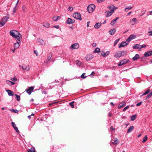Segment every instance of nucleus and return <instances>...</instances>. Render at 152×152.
Masks as SVG:
<instances>
[{
  "label": "nucleus",
  "mask_w": 152,
  "mask_h": 152,
  "mask_svg": "<svg viewBox=\"0 0 152 152\" xmlns=\"http://www.w3.org/2000/svg\"><path fill=\"white\" fill-rule=\"evenodd\" d=\"M152 96V91L148 95H147L146 98H149Z\"/></svg>",
  "instance_id": "nucleus-46"
},
{
  "label": "nucleus",
  "mask_w": 152,
  "mask_h": 152,
  "mask_svg": "<svg viewBox=\"0 0 152 152\" xmlns=\"http://www.w3.org/2000/svg\"><path fill=\"white\" fill-rule=\"evenodd\" d=\"M9 18V15H7L4 17L2 19L1 21L0 22V27H2L7 21L8 19Z\"/></svg>",
  "instance_id": "nucleus-2"
},
{
  "label": "nucleus",
  "mask_w": 152,
  "mask_h": 152,
  "mask_svg": "<svg viewBox=\"0 0 152 152\" xmlns=\"http://www.w3.org/2000/svg\"><path fill=\"white\" fill-rule=\"evenodd\" d=\"M20 67H21L23 70L28 71L30 70V67L29 66H26L25 64H23L22 66L20 65Z\"/></svg>",
  "instance_id": "nucleus-6"
},
{
  "label": "nucleus",
  "mask_w": 152,
  "mask_h": 152,
  "mask_svg": "<svg viewBox=\"0 0 152 152\" xmlns=\"http://www.w3.org/2000/svg\"><path fill=\"white\" fill-rule=\"evenodd\" d=\"M129 107V106H127L126 107H125L124 108V109L123 110V111H126V110L128 109Z\"/></svg>",
  "instance_id": "nucleus-50"
},
{
  "label": "nucleus",
  "mask_w": 152,
  "mask_h": 152,
  "mask_svg": "<svg viewBox=\"0 0 152 152\" xmlns=\"http://www.w3.org/2000/svg\"><path fill=\"white\" fill-rule=\"evenodd\" d=\"M110 54L109 51H107L106 52H102L101 53V55L103 57H104Z\"/></svg>",
  "instance_id": "nucleus-24"
},
{
  "label": "nucleus",
  "mask_w": 152,
  "mask_h": 152,
  "mask_svg": "<svg viewBox=\"0 0 152 152\" xmlns=\"http://www.w3.org/2000/svg\"><path fill=\"white\" fill-rule=\"evenodd\" d=\"M75 22V20H72L70 18H68L66 23L68 24H73Z\"/></svg>",
  "instance_id": "nucleus-11"
},
{
  "label": "nucleus",
  "mask_w": 152,
  "mask_h": 152,
  "mask_svg": "<svg viewBox=\"0 0 152 152\" xmlns=\"http://www.w3.org/2000/svg\"><path fill=\"white\" fill-rule=\"evenodd\" d=\"M6 83L7 84L10 86H12V85H14L15 84V82H12L9 80H7L6 81Z\"/></svg>",
  "instance_id": "nucleus-20"
},
{
  "label": "nucleus",
  "mask_w": 152,
  "mask_h": 152,
  "mask_svg": "<svg viewBox=\"0 0 152 152\" xmlns=\"http://www.w3.org/2000/svg\"><path fill=\"white\" fill-rule=\"evenodd\" d=\"M15 49H15V48H14V49H11V50L12 51L13 53H14L15 52Z\"/></svg>",
  "instance_id": "nucleus-63"
},
{
  "label": "nucleus",
  "mask_w": 152,
  "mask_h": 152,
  "mask_svg": "<svg viewBox=\"0 0 152 152\" xmlns=\"http://www.w3.org/2000/svg\"><path fill=\"white\" fill-rule=\"evenodd\" d=\"M136 38V36L134 34H131L126 39V42H129L131 40L135 39Z\"/></svg>",
  "instance_id": "nucleus-9"
},
{
  "label": "nucleus",
  "mask_w": 152,
  "mask_h": 152,
  "mask_svg": "<svg viewBox=\"0 0 152 152\" xmlns=\"http://www.w3.org/2000/svg\"><path fill=\"white\" fill-rule=\"evenodd\" d=\"M15 95L16 96V99L18 101H19L20 100V96L17 95V94H15Z\"/></svg>",
  "instance_id": "nucleus-39"
},
{
  "label": "nucleus",
  "mask_w": 152,
  "mask_h": 152,
  "mask_svg": "<svg viewBox=\"0 0 152 152\" xmlns=\"http://www.w3.org/2000/svg\"><path fill=\"white\" fill-rule=\"evenodd\" d=\"M93 58V56L92 54H88L86 57V59L87 61H88L91 60Z\"/></svg>",
  "instance_id": "nucleus-14"
},
{
  "label": "nucleus",
  "mask_w": 152,
  "mask_h": 152,
  "mask_svg": "<svg viewBox=\"0 0 152 152\" xmlns=\"http://www.w3.org/2000/svg\"><path fill=\"white\" fill-rule=\"evenodd\" d=\"M12 111L14 113H17L18 112V111L16 109H13L12 110Z\"/></svg>",
  "instance_id": "nucleus-51"
},
{
  "label": "nucleus",
  "mask_w": 152,
  "mask_h": 152,
  "mask_svg": "<svg viewBox=\"0 0 152 152\" xmlns=\"http://www.w3.org/2000/svg\"><path fill=\"white\" fill-rule=\"evenodd\" d=\"M73 9V8L71 7H69L68 8V10L69 11H71Z\"/></svg>",
  "instance_id": "nucleus-56"
},
{
  "label": "nucleus",
  "mask_w": 152,
  "mask_h": 152,
  "mask_svg": "<svg viewBox=\"0 0 152 152\" xmlns=\"http://www.w3.org/2000/svg\"><path fill=\"white\" fill-rule=\"evenodd\" d=\"M12 125L14 129H15V128L17 127L15 124L13 122H12Z\"/></svg>",
  "instance_id": "nucleus-44"
},
{
  "label": "nucleus",
  "mask_w": 152,
  "mask_h": 152,
  "mask_svg": "<svg viewBox=\"0 0 152 152\" xmlns=\"http://www.w3.org/2000/svg\"><path fill=\"white\" fill-rule=\"evenodd\" d=\"M142 103V102H140L139 103L137 104H136V105L137 106H140V105H141V104Z\"/></svg>",
  "instance_id": "nucleus-53"
},
{
  "label": "nucleus",
  "mask_w": 152,
  "mask_h": 152,
  "mask_svg": "<svg viewBox=\"0 0 152 152\" xmlns=\"http://www.w3.org/2000/svg\"><path fill=\"white\" fill-rule=\"evenodd\" d=\"M15 7H15L13 9V11H12V13L13 14L15 13L16 12V7Z\"/></svg>",
  "instance_id": "nucleus-49"
},
{
  "label": "nucleus",
  "mask_w": 152,
  "mask_h": 152,
  "mask_svg": "<svg viewBox=\"0 0 152 152\" xmlns=\"http://www.w3.org/2000/svg\"><path fill=\"white\" fill-rule=\"evenodd\" d=\"M119 39H116L115 42L114 43V46H115L118 43L119 41Z\"/></svg>",
  "instance_id": "nucleus-48"
},
{
  "label": "nucleus",
  "mask_w": 152,
  "mask_h": 152,
  "mask_svg": "<svg viewBox=\"0 0 152 152\" xmlns=\"http://www.w3.org/2000/svg\"><path fill=\"white\" fill-rule=\"evenodd\" d=\"M118 139L117 138H116L114 139V141L112 142V143L114 145H116L118 142Z\"/></svg>",
  "instance_id": "nucleus-31"
},
{
  "label": "nucleus",
  "mask_w": 152,
  "mask_h": 152,
  "mask_svg": "<svg viewBox=\"0 0 152 152\" xmlns=\"http://www.w3.org/2000/svg\"><path fill=\"white\" fill-rule=\"evenodd\" d=\"M146 47V46L145 44L142 45H141V48H145Z\"/></svg>",
  "instance_id": "nucleus-57"
},
{
  "label": "nucleus",
  "mask_w": 152,
  "mask_h": 152,
  "mask_svg": "<svg viewBox=\"0 0 152 152\" xmlns=\"http://www.w3.org/2000/svg\"><path fill=\"white\" fill-rule=\"evenodd\" d=\"M6 91L7 92L8 95L9 96H13L14 93L11 90H6Z\"/></svg>",
  "instance_id": "nucleus-21"
},
{
  "label": "nucleus",
  "mask_w": 152,
  "mask_h": 152,
  "mask_svg": "<svg viewBox=\"0 0 152 152\" xmlns=\"http://www.w3.org/2000/svg\"><path fill=\"white\" fill-rule=\"evenodd\" d=\"M152 55V51H149L145 52L144 54V56L147 57Z\"/></svg>",
  "instance_id": "nucleus-18"
},
{
  "label": "nucleus",
  "mask_w": 152,
  "mask_h": 152,
  "mask_svg": "<svg viewBox=\"0 0 152 152\" xmlns=\"http://www.w3.org/2000/svg\"><path fill=\"white\" fill-rule=\"evenodd\" d=\"M95 5L93 4L89 5L87 7L88 12L89 13L92 12L95 10Z\"/></svg>",
  "instance_id": "nucleus-3"
},
{
  "label": "nucleus",
  "mask_w": 152,
  "mask_h": 152,
  "mask_svg": "<svg viewBox=\"0 0 152 152\" xmlns=\"http://www.w3.org/2000/svg\"><path fill=\"white\" fill-rule=\"evenodd\" d=\"M69 105L72 108H74V102H73L69 103Z\"/></svg>",
  "instance_id": "nucleus-45"
},
{
  "label": "nucleus",
  "mask_w": 152,
  "mask_h": 152,
  "mask_svg": "<svg viewBox=\"0 0 152 152\" xmlns=\"http://www.w3.org/2000/svg\"><path fill=\"white\" fill-rule=\"evenodd\" d=\"M115 31L116 29L115 28H113L110 30L109 32L110 35H113L115 34Z\"/></svg>",
  "instance_id": "nucleus-17"
},
{
  "label": "nucleus",
  "mask_w": 152,
  "mask_h": 152,
  "mask_svg": "<svg viewBox=\"0 0 152 152\" xmlns=\"http://www.w3.org/2000/svg\"><path fill=\"white\" fill-rule=\"evenodd\" d=\"M134 127L133 126H130L129 128V129L127 130V133H129L133 129Z\"/></svg>",
  "instance_id": "nucleus-28"
},
{
  "label": "nucleus",
  "mask_w": 152,
  "mask_h": 152,
  "mask_svg": "<svg viewBox=\"0 0 152 152\" xmlns=\"http://www.w3.org/2000/svg\"><path fill=\"white\" fill-rule=\"evenodd\" d=\"M124 64H126V63H127L129 61V60L126 59H124L123 60H122Z\"/></svg>",
  "instance_id": "nucleus-47"
},
{
  "label": "nucleus",
  "mask_w": 152,
  "mask_h": 152,
  "mask_svg": "<svg viewBox=\"0 0 152 152\" xmlns=\"http://www.w3.org/2000/svg\"><path fill=\"white\" fill-rule=\"evenodd\" d=\"M86 74V73H83L81 76V77L83 79H84L85 78L86 76H85V75Z\"/></svg>",
  "instance_id": "nucleus-43"
},
{
  "label": "nucleus",
  "mask_w": 152,
  "mask_h": 152,
  "mask_svg": "<svg viewBox=\"0 0 152 152\" xmlns=\"http://www.w3.org/2000/svg\"><path fill=\"white\" fill-rule=\"evenodd\" d=\"M147 139L148 137L146 135L145 136L142 142L143 143L145 142L147 140Z\"/></svg>",
  "instance_id": "nucleus-41"
},
{
  "label": "nucleus",
  "mask_w": 152,
  "mask_h": 152,
  "mask_svg": "<svg viewBox=\"0 0 152 152\" xmlns=\"http://www.w3.org/2000/svg\"><path fill=\"white\" fill-rule=\"evenodd\" d=\"M37 40L38 42H39L41 45H45L44 42L42 39L39 38L37 39Z\"/></svg>",
  "instance_id": "nucleus-23"
},
{
  "label": "nucleus",
  "mask_w": 152,
  "mask_h": 152,
  "mask_svg": "<svg viewBox=\"0 0 152 152\" xmlns=\"http://www.w3.org/2000/svg\"><path fill=\"white\" fill-rule=\"evenodd\" d=\"M128 44V43H127L125 42H122L119 44L118 47L120 48L122 47H124L127 45Z\"/></svg>",
  "instance_id": "nucleus-13"
},
{
  "label": "nucleus",
  "mask_w": 152,
  "mask_h": 152,
  "mask_svg": "<svg viewBox=\"0 0 152 152\" xmlns=\"http://www.w3.org/2000/svg\"><path fill=\"white\" fill-rule=\"evenodd\" d=\"M113 115V113L111 112H109L108 113V116L110 117L111 116Z\"/></svg>",
  "instance_id": "nucleus-54"
},
{
  "label": "nucleus",
  "mask_w": 152,
  "mask_h": 152,
  "mask_svg": "<svg viewBox=\"0 0 152 152\" xmlns=\"http://www.w3.org/2000/svg\"><path fill=\"white\" fill-rule=\"evenodd\" d=\"M9 33L10 35L16 40L22 39V35L19 31L15 30H11Z\"/></svg>",
  "instance_id": "nucleus-1"
},
{
  "label": "nucleus",
  "mask_w": 152,
  "mask_h": 152,
  "mask_svg": "<svg viewBox=\"0 0 152 152\" xmlns=\"http://www.w3.org/2000/svg\"><path fill=\"white\" fill-rule=\"evenodd\" d=\"M133 49H138L139 50H140L141 49V45L139 44H136L133 46Z\"/></svg>",
  "instance_id": "nucleus-19"
},
{
  "label": "nucleus",
  "mask_w": 152,
  "mask_h": 152,
  "mask_svg": "<svg viewBox=\"0 0 152 152\" xmlns=\"http://www.w3.org/2000/svg\"><path fill=\"white\" fill-rule=\"evenodd\" d=\"M52 53H50L48 54L47 57V59L48 61H49L51 59V58L52 57Z\"/></svg>",
  "instance_id": "nucleus-30"
},
{
  "label": "nucleus",
  "mask_w": 152,
  "mask_h": 152,
  "mask_svg": "<svg viewBox=\"0 0 152 152\" xmlns=\"http://www.w3.org/2000/svg\"><path fill=\"white\" fill-rule=\"evenodd\" d=\"M113 12L108 11L107 12V15H106V17H108L111 15Z\"/></svg>",
  "instance_id": "nucleus-32"
},
{
  "label": "nucleus",
  "mask_w": 152,
  "mask_h": 152,
  "mask_svg": "<svg viewBox=\"0 0 152 152\" xmlns=\"http://www.w3.org/2000/svg\"><path fill=\"white\" fill-rule=\"evenodd\" d=\"M121 56V51L117 52L114 56V57L116 58H120Z\"/></svg>",
  "instance_id": "nucleus-15"
},
{
  "label": "nucleus",
  "mask_w": 152,
  "mask_h": 152,
  "mask_svg": "<svg viewBox=\"0 0 152 152\" xmlns=\"http://www.w3.org/2000/svg\"><path fill=\"white\" fill-rule=\"evenodd\" d=\"M53 27H55V28H58L59 27L58 25L57 26H53Z\"/></svg>",
  "instance_id": "nucleus-60"
},
{
  "label": "nucleus",
  "mask_w": 152,
  "mask_h": 152,
  "mask_svg": "<svg viewBox=\"0 0 152 152\" xmlns=\"http://www.w3.org/2000/svg\"><path fill=\"white\" fill-rule=\"evenodd\" d=\"M60 18V17L58 16H54L52 18V19L54 21H57Z\"/></svg>",
  "instance_id": "nucleus-27"
},
{
  "label": "nucleus",
  "mask_w": 152,
  "mask_h": 152,
  "mask_svg": "<svg viewBox=\"0 0 152 152\" xmlns=\"http://www.w3.org/2000/svg\"><path fill=\"white\" fill-rule=\"evenodd\" d=\"M21 39L16 40L17 42L15 43L14 45V48L15 49H18L20 46V44L21 42Z\"/></svg>",
  "instance_id": "nucleus-8"
},
{
  "label": "nucleus",
  "mask_w": 152,
  "mask_h": 152,
  "mask_svg": "<svg viewBox=\"0 0 152 152\" xmlns=\"http://www.w3.org/2000/svg\"><path fill=\"white\" fill-rule=\"evenodd\" d=\"M137 22V20L135 18H134L132 20H131L130 21V23L132 25H133L136 24Z\"/></svg>",
  "instance_id": "nucleus-10"
},
{
  "label": "nucleus",
  "mask_w": 152,
  "mask_h": 152,
  "mask_svg": "<svg viewBox=\"0 0 152 152\" xmlns=\"http://www.w3.org/2000/svg\"><path fill=\"white\" fill-rule=\"evenodd\" d=\"M119 18L116 17L115 19H114L110 23V25L113 26H115V24L116 23V20Z\"/></svg>",
  "instance_id": "nucleus-12"
},
{
  "label": "nucleus",
  "mask_w": 152,
  "mask_h": 152,
  "mask_svg": "<svg viewBox=\"0 0 152 152\" xmlns=\"http://www.w3.org/2000/svg\"><path fill=\"white\" fill-rule=\"evenodd\" d=\"M34 89V87L33 86L29 87L26 90V91L28 94L30 95Z\"/></svg>",
  "instance_id": "nucleus-7"
},
{
  "label": "nucleus",
  "mask_w": 152,
  "mask_h": 152,
  "mask_svg": "<svg viewBox=\"0 0 152 152\" xmlns=\"http://www.w3.org/2000/svg\"><path fill=\"white\" fill-rule=\"evenodd\" d=\"M34 52L36 54V55L37 56H38V53H36V50H34Z\"/></svg>",
  "instance_id": "nucleus-62"
},
{
  "label": "nucleus",
  "mask_w": 152,
  "mask_h": 152,
  "mask_svg": "<svg viewBox=\"0 0 152 152\" xmlns=\"http://www.w3.org/2000/svg\"><path fill=\"white\" fill-rule=\"evenodd\" d=\"M140 56L138 54H136L135 55V56L133 57L132 59L133 61H135L137 59L139 58Z\"/></svg>",
  "instance_id": "nucleus-26"
},
{
  "label": "nucleus",
  "mask_w": 152,
  "mask_h": 152,
  "mask_svg": "<svg viewBox=\"0 0 152 152\" xmlns=\"http://www.w3.org/2000/svg\"><path fill=\"white\" fill-rule=\"evenodd\" d=\"M14 129L15 130V131L17 132L18 133H19V131L18 129V128L17 127L16 128H15Z\"/></svg>",
  "instance_id": "nucleus-52"
},
{
  "label": "nucleus",
  "mask_w": 152,
  "mask_h": 152,
  "mask_svg": "<svg viewBox=\"0 0 152 152\" xmlns=\"http://www.w3.org/2000/svg\"><path fill=\"white\" fill-rule=\"evenodd\" d=\"M35 149L34 148H32L29 149L28 151L27 152H35Z\"/></svg>",
  "instance_id": "nucleus-34"
},
{
  "label": "nucleus",
  "mask_w": 152,
  "mask_h": 152,
  "mask_svg": "<svg viewBox=\"0 0 152 152\" xmlns=\"http://www.w3.org/2000/svg\"><path fill=\"white\" fill-rule=\"evenodd\" d=\"M136 116H137L136 115H132L131 117V121H134V120L136 118Z\"/></svg>",
  "instance_id": "nucleus-33"
},
{
  "label": "nucleus",
  "mask_w": 152,
  "mask_h": 152,
  "mask_svg": "<svg viewBox=\"0 0 152 152\" xmlns=\"http://www.w3.org/2000/svg\"><path fill=\"white\" fill-rule=\"evenodd\" d=\"M92 46L93 47H95L96 46V43H93V44H92Z\"/></svg>",
  "instance_id": "nucleus-58"
},
{
  "label": "nucleus",
  "mask_w": 152,
  "mask_h": 152,
  "mask_svg": "<svg viewBox=\"0 0 152 152\" xmlns=\"http://www.w3.org/2000/svg\"><path fill=\"white\" fill-rule=\"evenodd\" d=\"M101 23H96L94 25V27L96 29H98L101 26Z\"/></svg>",
  "instance_id": "nucleus-22"
},
{
  "label": "nucleus",
  "mask_w": 152,
  "mask_h": 152,
  "mask_svg": "<svg viewBox=\"0 0 152 152\" xmlns=\"http://www.w3.org/2000/svg\"><path fill=\"white\" fill-rule=\"evenodd\" d=\"M115 7V6L114 5H112L111 6H109L108 8L110 9V11L113 12H114V8Z\"/></svg>",
  "instance_id": "nucleus-25"
},
{
  "label": "nucleus",
  "mask_w": 152,
  "mask_h": 152,
  "mask_svg": "<svg viewBox=\"0 0 152 152\" xmlns=\"http://www.w3.org/2000/svg\"><path fill=\"white\" fill-rule=\"evenodd\" d=\"M22 8L23 10L24 11L25 10V7L24 6H23L22 7Z\"/></svg>",
  "instance_id": "nucleus-61"
},
{
  "label": "nucleus",
  "mask_w": 152,
  "mask_h": 152,
  "mask_svg": "<svg viewBox=\"0 0 152 152\" xmlns=\"http://www.w3.org/2000/svg\"><path fill=\"white\" fill-rule=\"evenodd\" d=\"M149 15H152V11L149 12Z\"/></svg>",
  "instance_id": "nucleus-64"
},
{
  "label": "nucleus",
  "mask_w": 152,
  "mask_h": 152,
  "mask_svg": "<svg viewBox=\"0 0 152 152\" xmlns=\"http://www.w3.org/2000/svg\"><path fill=\"white\" fill-rule=\"evenodd\" d=\"M11 80L12 81V82H15L17 80V79L16 77H14L13 78H11Z\"/></svg>",
  "instance_id": "nucleus-36"
},
{
  "label": "nucleus",
  "mask_w": 152,
  "mask_h": 152,
  "mask_svg": "<svg viewBox=\"0 0 152 152\" xmlns=\"http://www.w3.org/2000/svg\"><path fill=\"white\" fill-rule=\"evenodd\" d=\"M100 51V49L98 48H96L94 51V53H96L99 52Z\"/></svg>",
  "instance_id": "nucleus-37"
},
{
  "label": "nucleus",
  "mask_w": 152,
  "mask_h": 152,
  "mask_svg": "<svg viewBox=\"0 0 152 152\" xmlns=\"http://www.w3.org/2000/svg\"><path fill=\"white\" fill-rule=\"evenodd\" d=\"M80 45L78 43H76L72 44L71 47L70 49L72 50H73L74 49H77L79 47Z\"/></svg>",
  "instance_id": "nucleus-5"
},
{
  "label": "nucleus",
  "mask_w": 152,
  "mask_h": 152,
  "mask_svg": "<svg viewBox=\"0 0 152 152\" xmlns=\"http://www.w3.org/2000/svg\"><path fill=\"white\" fill-rule=\"evenodd\" d=\"M127 53V52L126 51H121V56H124Z\"/></svg>",
  "instance_id": "nucleus-38"
},
{
  "label": "nucleus",
  "mask_w": 152,
  "mask_h": 152,
  "mask_svg": "<svg viewBox=\"0 0 152 152\" xmlns=\"http://www.w3.org/2000/svg\"><path fill=\"white\" fill-rule=\"evenodd\" d=\"M110 129L112 131H114L115 130V129L114 128L113 126H111L110 127Z\"/></svg>",
  "instance_id": "nucleus-55"
},
{
  "label": "nucleus",
  "mask_w": 152,
  "mask_h": 152,
  "mask_svg": "<svg viewBox=\"0 0 152 152\" xmlns=\"http://www.w3.org/2000/svg\"><path fill=\"white\" fill-rule=\"evenodd\" d=\"M50 24L48 23H45V24H44L43 25V26L45 27H46V28H48V27H50Z\"/></svg>",
  "instance_id": "nucleus-35"
},
{
  "label": "nucleus",
  "mask_w": 152,
  "mask_h": 152,
  "mask_svg": "<svg viewBox=\"0 0 152 152\" xmlns=\"http://www.w3.org/2000/svg\"><path fill=\"white\" fill-rule=\"evenodd\" d=\"M126 104V103L125 102H123L122 103H120L118 106V109L124 107Z\"/></svg>",
  "instance_id": "nucleus-16"
},
{
  "label": "nucleus",
  "mask_w": 152,
  "mask_h": 152,
  "mask_svg": "<svg viewBox=\"0 0 152 152\" xmlns=\"http://www.w3.org/2000/svg\"><path fill=\"white\" fill-rule=\"evenodd\" d=\"M124 64V63L123 61H122L118 64V66H121Z\"/></svg>",
  "instance_id": "nucleus-42"
},
{
  "label": "nucleus",
  "mask_w": 152,
  "mask_h": 152,
  "mask_svg": "<svg viewBox=\"0 0 152 152\" xmlns=\"http://www.w3.org/2000/svg\"><path fill=\"white\" fill-rule=\"evenodd\" d=\"M150 90L149 89H148L142 95V96H144L147 94L149 92Z\"/></svg>",
  "instance_id": "nucleus-40"
},
{
  "label": "nucleus",
  "mask_w": 152,
  "mask_h": 152,
  "mask_svg": "<svg viewBox=\"0 0 152 152\" xmlns=\"http://www.w3.org/2000/svg\"><path fill=\"white\" fill-rule=\"evenodd\" d=\"M132 8V7L129 6L126 7L124 11L126 12H127L129 10H130Z\"/></svg>",
  "instance_id": "nucleus-29"
},
{
  "label": "nucleus",
  "mask_w": 152,
  "mask_h": 152,
  "mask_svg": "<svg viewBox=\"0 0 152 152\" xmlns=\"http://www.w3.org/2000/svg\"><path fill=\"white\" fill-rule=\"evenodd\" d=\"M149 33H150V34H149V36H152V30L151 31H150L148 32Z\"/></svg>",
  "instance_id": "nucleus-59"
},
{
  "label": "nucleus",
  "mask_w": 152,
  "mask_h": 152,
  "mask_svg": "<svg viewBox=\"0 0 152 152\" xmlns=\"http://www.w3.org/2000/svg\"><path fill=\"white\" fill-rule=\"evenodd\" d=\"M73 17L77 19L81 20L82 18L81 17L80 14L78 12L75 13L73 14Z\"/></svg>",
  "instance_id": "nucleus-4"
}]
</instances>
